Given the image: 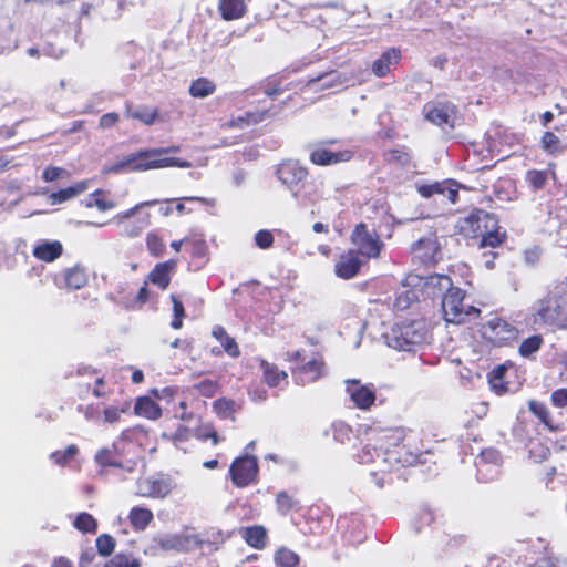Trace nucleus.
<instances>
[{
  "label": "nucleus",
  "mask_w": 567,
  "mask_h": 567,
  "mask_svg": "<svg viewBox=\"0 0 567 567\" xmlns=\"http://www.w3.org/2000/svg\"><path fill=\"white\" fill-rule=\"evenodd\" d=\"M374 439L380 442L384 462L393 467H409L422 464L423 455L430 453L412 431L403 429L380 430Z\"/></svg>",
  "instance_id": "nucleus-1"
},
{
  "label": "nucleus",
  "mask_w": 567,
  "mask_h": 567,
  "mask_svg": "<svg viewBox=\"0 0 567 567\" xmlns=\"http://www.w3.org/2000/svg\"><path fill=\"white\" fill-rule=\"evenodd\" d=\"M179 146L147 148L136 153L130 154L117 163L105 167L104 173H130V172H145L156 168L165 167H186V162H181L178 158L167 157L166 154L171 152H178Z\"/></svg>",
  "instance_id": "nucleus-2"
},
{
  "label": "nucleus",
  "mask_w": 567,
  "mask_h": 567,
  "mask_svg": "<svg viewBox=\"0 0 567 567\" xmlns=\"http://www.w3.org/2000/svg\"><path fill=\"white\" fill-rule=\"evenodd\" d=\"M533 322L551 329H566L567 318L564 315V296L548 292L538 299L533 312Z\"/></svg>",
  "instance_id": "nucleus-3"
},
{
  "label": "nucleus",
  "mask_w": 567,
  "mask_h": 567,
  "mask_svg": "<svg viewBox=\"0 0 567 567\" xmlns=\"http://www.w3.org/2000/svg\"><path fill=\"white\" fill-rule=\"evenodd\" d=\"M466 292L458 287H450L442 298V311L447 322L461 324L472 318H478L481 310L465 305Z\"/></svg>",
  "instance_id": "nucleus-4"
},
{
  "label": "nucleus",
  "mask_w": 567,
  "mask_h": 567,
  "mask_svg": "<svg viewBox=\"0 0 567 567\" xmlns=\"http://www.w3.org/2000/svg\"><path fill=\"white\" fill-rule=\"evenodd\" d=\"M158 200H147L136 204L134 207L121 212L113 217L114 224L121 229V236L127 238L138 237L150 225L151 214L144 210L146 206H154Z\"/></svg>",
  "instance_id": "nucleus-5"
},
{
  "label": "nucleus",
  "mask_w": 567,
  "mask_h": 567,
  "mask_svg": "<svg viewBox=\"0 0 567 567\" xmlns=\"http://www.w3.org/2000/svg\"><path fill=\"white\" fill-rule=\"evenodd\" d=\"M481 333L488 344L497 348L511 347L519 337L518 328L501 317H494L484 323Z\"/></svg>",
  "instance_id": "nucleus-6"
},
{
  "label": "nucleus",
  "mask_w": 567,
  "mask_h": 567,
  "mask_svg": "<svg viewBox=\"0 0 567 567\" xmlns=\"http://www.w3.org/2000/svg\"><path fill=\"white\" fill-rule=\"evenodd\" d=\"M427 330L423 321H408L395 324L392 329L390 346L403 351H411L414 346L426 340Z\"/></svg>",
  "instance_id": "nucleus-7"
},
{
  "label": "nucleus",
  "mask_w": 567,
  "mask_h": 567,
  "mask_svg": "<svg viewBox=\"0 0 567 567\" xmlns=\"http://www.w3.org/2000/svg\"><path fill=\"white\" fill-rule=\"evenodd\" d=\"M350 240L355 246L354 250L365 261L378 259L385 246L375 231L369 230L365 223H359L354 226Z\"/></svg>",
  "instance_id": "nucleus-8"
},
{
  "label": "nucleus",
  "mask_w": 567,
  "mask_h": 567,
  "mask_svg": "<svg viewBox=\"0 0 567 567\" xmlns=\"http://www.w3.org/2000/svg\"><path fill=\"white\" fill-rule=\"evenodd\" d=\"M229 476L234 486L245 488L258 482L259 464L254 455L236 457L229 466Z\"/></svg>",
  "instance_id": "nucleus-9"
},
{
  "label": "nucleus",
  "mask_w": 567,
  "mask_h": 567,
  "mask_svg": "<svg viewBox=\"0 0 567 567\" xmlns=\"http://www.w3.org/2000/svg\"><path fill=\"white\" fill-rule=\"evenodd\" d=\"M497 218L495 214L481 208H474L466 217L460 220V233L468 238H478Z\"/></svg>",
  "instance_id": "nucleus-10"
},
{
  "label": "nucleus",
  "mask_w": 567,
  "mask_h": 567,
  "mask_svg": "<svg viewBox=\"0 0 567 567\" xmlns=\"http://www.w3.org/2000/svg\"><path fill=\"white\" fill-rule=\"evenodd\" d=\"M326 363L321 357H315L306 363L290 368L292 379L298 385L313 383L324 374Z\"/></svg>",
  "instance_id": "nucleus-11"
},
{
  "label": "nucleus",
  "mask_w": 567,
  "mask_h": 567,
  "mask_svg": "<svg viewBox=\"0 0 567 567\" xmlns=\"http://www.w3.org/2000/svg\"><path fill=\"white\" fill-rule=\"evenodd\" d=\"M346 384V392L355 408L367 411L374 405L377 394L375 388L372 384H362L355 379L347 380Z\"/></svg>",
  "instance_id": "nucleus-12"
},
{
  "label": "nucleus",
  "mask_w": 567,
  "mask_h": 567,
  "mask_svg": "<svg viewBox=\"0 0 567 567\" xmlns=\"http://www.w3.org/2000/svg\"><path fill=\"white\" fill-rule=\"evenodd\" d=\"M134 432V429H126L122 431L118 440L114 443V447L121 462H125L126 460L132 461L130 467H122V470L127 472L134 471L141 454L140 445L134 443L132 440Z\"/></svg>",
  "instance_id": "nucleus-13"
},
{
  "label": "nucleus",
  "mask_w": 567,
  "mask_h": 567,
  "mask_svg": "<svg viewBox=\"0 0 567 567\" xmlns=\"http://www.w3.org/2000/svg\"><path fill=\"white\" fill-rule=\"evenodd\" d=\"M461 184L455 179H443L430 184H417L416 192L423 198H431L441 194L442 190H447V200L450 204L455 205L458 202V190Z\"/></svg>",
  "instance_id": "nucleus-14"
},
{
  "label": "nucleus",
  "mask_w": 567,
  "mask_h": 567,
  "mask_svg": "<svg viewBox=\"0 0 567 567\" xmlns=\"http://www.w3.org/2000/svg\"><path fill=\"white\" fill-rule=\"evenodd\" d=\"M367 261L354 249L342 252L334 264V275L338 278L349 280L354 278Z\"/></svg>",
  "instance_id": "nucleus-15"
},
{
  "label": "nucleus",
  "mask_w": 567,
  "mask_h": 567,
  "mask_svg": "<svg viewBox=\"0 0 567 567\" xmlns=\"http://www.w3.org/2000/svg\"><path fill=\"white\" fill-rule=\"evenodd\" d=\"M172 491L171 480L163 476H151L137 482V494L148 498H164Z\"/></svg>",
  "instance_id": "nucleus-16"
},
{
  "label": "nucleus",
  "mask_w": 567,
  "mask_h": 567,
  "mask_svg": "<svg viewBox=\"0 0 567 567\" xmlns=\"http://www.w3.org/2000/svg\"><path fill=\"white\" fill-rule=\"evenodd\" d=\"M353 157V152L350 150L331 151L322 145L313 148L309 155L312 164L318 166H330L343 162H349Z\"/></svg>",
  "instance_id": "nucleus-17"
},
{
  "label": "nucleus",
  "mask_w": 567,
  "mask_h": 567,
  "mask_svg": "<svg viewBox=\"0 0 567 567\" xmlns=\"http://www.w3.org/2000/svg\"><path fill=\"white\" fill-rule=\"evenodd\" d=\"M272 116L270 109L246 111L244 114L230 118L223 127L225 128H239L258 125Z\"/></svg>",
  "instance_id": "nucleus-18"
},
{
  "label": "nucleus",
  "mask_w": 567,
  "mask_h": 567,
  "mask_svg": "<svg viewBox=\"0 0 567 567\" xmlns=\"http://www.w3.org/2000/svg\"><path fill=\"white\" fill-rule=\"evenodd\" d=\"M176 267L177 261L175 259L158 262L148 272L146 281L158 287L161 290H165L171 284L172 275L175 272Z\"/></svg>",
  "instance_id": "nucleus-19"
},
{
  "label": "nucleus",
  "mask_w": 567,
  "mask_h": 567,
  "mask_svg": "<svg viewBox=\"0 0 567 567\" xmlns=\"http://www.w3.org/2000/svg\"><path fill=\"white\" fill-rule=\"evenodd\" d=\"M277 176L284 184L291 187L307 178L308 169L297 161H287L279 165Z\"/></svg>",
  "instance_id": "nucleus-20"
},
{
  "label": "nucleus",
  "mask_w": 567,
  "mask_h": 567,
  "mask_svg": "<svg viewBox=\"0 0 567 567\" xmlns=\"http://www.w3.org/2000/svg\"><path fill=\"white\" fill-rule=\"evenodd\" d=\"M425 118L437 126L453 127L454 111L447 104L432 103L425 105Z\"/></svg>",
  "instance_id": "nucleus-21"
},
{
  "label": "nucleus",
  "mask_w": 567,
  "mask_h": 567,
  "mask_svg": "<svg viewBox=\"0 0 567 567\" xmlns=\"http://www.w3.org/2000/svg\"><path fill=\"white\" fill-rule=\"evenodd\" d=\"M416 258L424 265H434L440 257V246L435 239L421 238L413 248Z\"/></svg>",
  "instance_id": "nucleus-22"
},
{
  "label": "nucleus",
  "mask_w": 567,
  "mask_h": 567,
  "mask_svg": "<svg viewBox=\"0 0 567 567\" xmlns=\"http://www.w3.org/2000/svg\"><path fill=\"white\" fill-rule=\"evenodd\" d=\"M63 254V246L59 240H40L32 249L35 259L44 262H52Z\"/></svg>",
  "instance_id": "nucleus-23"
},
{
  "label": "nucleus",
  "mask_w": 567,
  "mask_h": 567,
  "mask_svg": "<svg viewBox=\"0 0 567 567\" xmlns=\"http://www.w3.org/2000/svg\"><path fill=\"white\" fill-rule=\"evenodd\" d=\"M402 58L401 51L398 48H390L384 51L379 59H377L371 66L372 73L378 78L386 76L392 65H396Z\"/></svg>",
  "instance_id": "nucleus-24"
},
{
  "label": "nucleus",
  "mask_w": 567,
  "mask_h": 567,
  "mask_svg": "<svg viewBox=\"0 0 567 567\" xmlns=\"http://www.w3.org/2000/svg\"><path fill=\"white\" fill-rule=\"evenodd\" d=\"M125 116L127 118L136 120L144 125H153L158 118V109L150 107L146 105L134 109L133 103L130 101L125 102Z\"/></svg>",
  "instance_id": "nucleus-25"
},
{
  "label": "nucleus",
  "mask_w": 567,
  "mask_h": 567,
  "mask_svg": "<svg viewBox=\"0 0 567 567\" xmlns=\"http://www.w3.org/2000/svg\"><path fill=\"white\" fill-rule=\"evenodd\" d=\"M147 285L148 282L145 280L144 285L140 288L135 297L113 296L111 297V301L120 305L126 310L141 309L150 300L151 292L147 288Z\"/></svg>",
  "instance_id": "nucleus-26"
},
{
  "label": "nucleus",
  "mask_w": 567,
  "mask_h": 567,
  "mask_svg": "<svg viewBox=\"0 0 567 567\" xmlns=\"http://www.w3.org/2000/svg\"><path fill=\"white\" fill-rule=\"evenodd\" d=\"M240 537L255 549H264L267 545V529L261 525L241 527Z\"/></svg>",
  "instance_id": "nucleus-27"
},
{
  "label": "nucleus",
  "mask_w": 567,
  "mask_h": 567,
  "mask_svg": "<svg viewBox=\"0 0 567 567\" xmlns=\"http://www.w3.org/2000/svg\"><path fill=\"white\" fill-rule=\"evenodd\" d=\"M218 11L225 21L239 20L247 12V4L245 0H218Z\"/></svg>",
  "instance_id": "nucleus-28"
},
{
  "label": "nucleus",
  "mask_w": 567,
  "mask_h": 567,
  "mask_svg": "<svg viewBox=\"0 0 567 567\" xmlns=\"http://www.w3.org/2000/svg\"><path fill=\"white\" fill-rule=\"evenodd\" d=\"M480 238L478 247L480 248H496L504 244L507 239V234L505 230H502L498 218H496L492 225L487 228V231L484 233Z\"/></svg>",
  "instance_id": "nucleus-29"
},
{
  "label": "nucleus",
  "mask_w": 567,
  "mask_h": 567,
  "mask_svg": "<svg viewBox=\"0 0 567 567\" xmlns=\"http://www.w3.org/2000/svg\"><path fill=\"white\" fill-rule=\"evenodd\" d=\"M134 413L137 416L153 421L161 419L163 414L161 406L147 395H142L136 399Z\"/></svg>",
  "instance_id": "nucleus-30"
},
{
  "label": "nucleus",
  "mask_w": 567,
  "mask_h": 567,
  "mask_svg": "<svg viewBox=\"0 0 567 567\" xmlns=\"http://www.w3.org/2000/svg\"><path fill=\"white\" fill-rule=\"evenodd\" d=\"M259 368L262 372V380L270 388H276L281 381L287 380L286 371L280 370L275 363H270L265 359H259Z\"/></svg>",
  "instance_id": "nucleus-31"
},
{
  "label": "nucleus",
  "mask_w": 567,
  "mask_h": 567,
  "mask_svg": "<svg viewBox=\"0 0 567 567\" xmlns=\"http://www.w3.org/2000/svg\"><path fill=\"white\" fill-rule=\"evenodd\" d=\"M537 483L545 489L555 491L566 483V478L555 466H549L537 473Z\"/></svg>",
  "instance_id": "nucleus-32"
},
{
  "label": "nucleus",
  "mask_w": 567,
  "mask_h": 567,
  "mask_svg": "<svg viewBox=\"0 0 567 567\" xmlns=\"http://www.w3.org/2000/svg\"><path fill=\"white\" fill-rule=\"evenodd\" d=\"M528 409L550 432H559L563 430V425L554 421L544 403L532 400L528 402Z\"/></svg>",
  "instance_id": "nucleus-33"
},
{
  "label": "nucleus",
  "mask_w": 567,
  "mask_h": 567,
  "mask_svg": "<svg viewBox=\"0 0 567 567\" xmlns=\"http://www.w3.org/2000/svg\"><path fill=\"white\" fill-rule=\"evenodd\" d=\"M95 462L102 467H130L132 461L126 460L125 462H121L120 456H117L114 444L112 447H104L97 451L95 454Z\"/></svg>",
  "instance_id": "nucleus-34"
},
{
  "label": "nucleus",
  "mask_w": 567,
  "mask_h": 567,
  "mask_svg": "<svg viewBox=\"0 0 567 567\" xmlns=\"http://www.w3.org/2000/svg\"><path fill=\"white\" fill-rule=\"evenodd\" d=\"M127 518L135 532H143L152 523L154 515L150 508L134 506L131 508Z\"/></svg>",
  "instance_id": "nucleus-35"
},
{
  "label": "nucleus",
  "mask_w": 567,
  "mask_h": 567,
  "mask_svg": "<svg viewBox=\"0 0 567 567\" xmlns=\"http://www.w3.org/2000/svg\"><path fill=\"white\" fill-rule=\"evenodd\" d=\"M212 336L220 342L224 351L231 358H238L240 355V349L236 340L230 337L226 329L216 324L212 329Z\"/></svg>",
  "instance_id": "nucleus-36"
},
{
  "label": "nucleus",
  "mask_w": 567,
  "mask_h": 567,
  "mask_svg": "<svg viewBox=\"0 0 567 567\" xmlns=\"http://www.w3.org/2000/svg\"><path fill=\"white\" fill-rule=\"evenodd\" d=\"M86 208H97V210L104 213L115 208L116 203L110 198L107 192L104 189H95L89 195L84 202Z\"/></svg>",
  "instance_id": "nucleus-37"
},
{
  "label": "nucleus",
  "mask_w": 567,
  "mask_h": 567,
  "mask_svg": "<svg viewBox=\"0 0 567 567\" xmlns=\"http://www.w3.org/2000/svg\"><path fill=\"white\" fill-rule=\"evenodd\" d=\"M216 83L208 78H197L193 80L188 87V93L192 97L204 99L213 95L216 92Z\"/></svg>",
  "instance_id": "nucleus-38"
},
{
  "label": "nucleus",
  "mask_w": 567,
  "mask_h": 567,
  "mask_svg": "<svg viewBox=\"0 0 567 567\" xmlns=\"http://www.w3.org/2000/svg\"><path fill=\"white\" fill-rule=\"evenodd\" d=\"M528 458L534 463H542L549 458L550 449L543 442L540 437H532L526 444Z\"/></svg>",
  "instance_id": "nucleus-39"
},
{
  "label": "nucleus",
  "mask_w": 567,
  "mask_h": 567,
  "mask_svg": "<svg viewBox=\"0 0 567 567\" xmlns=\"http://www.w3.org/2000/svg\"><path fill=\"white\" fill-rule=\"evenodd\" d=\"M545 340L542 334H533L524 339L518 346V354L522 358L534 360L536 353L544 346Z\"/></svg>",
  "instance_id": "nucleus-40"
},
{
  "label": "nucleus",
  "mask_w": 567,
  "mask_h": 567,
  "mask_svg": "<svg viewBox=\"0 0 567 567\" xmlns=\"http://www.w3.org/2000/svg\"><path fill=\"white\" fill-rule=\"evenodd\" d=\"M63 278L65 288L71 290H79L87 284L85 270L78 266L65 269Z\"/></svg>",
  "instance_id": "nucleus-41"
},
{
  "label": "nucleus",
  "mask_w": 567,
  "mask_h": 567,
  "mask_svg": "<svg viewBox=\"0 0 567 567\" xmlns=\"http://www.w3.org/2000/svg\"><path fill=\"white\" fill-rule=\"evenodd\" d=\"M276 509L281 515H288L300 508V502L297 497L287 491H280L275 497Z\"/></svg>",
  "instance_id": "nucleus-42"
},
{
  "label": "nucleus",
  "mask_w": 567,
  "mask_h": 567,
  "mask_svg": "<svg viewBox=\"0 0 567 567\" xmlns=\"http://www.w3.org/2000/svg\"><path fill=\"white\" fill-rule=\"evenodd\" d=\"M86 188L87 183L85 181H81L66 188L52 193L50 195V199L53 204H61L83 193Z\"/></svg>",
  "instance_id": "nucleus-43"
},
{
  "label": "nucleus",
  "mask_w": 567,
  "mask_h": 567,
  "mask_svg": "<svg viewBox=\"0 0 567 567\" xmlns=\"http://www.w3.org/2000/svg\"><path fill=\"white\" fill-rule=\"evenodd\" d=\"M73 527L82 534H96L99 528L97 519L87 512L79 513L72 523Z\"/></svg>",
  "instance_id": "nucleus-44"
},
{
  "label": "nucleus",
  "mask_w": 567,
  "mask_h": 567,
  "mask_svg": "<svg viewBox=\"0 0 567 567\" xmlns=\"http://www.w3.org/2000/svg\"><path fill=\"white\" fill-rule=\"evenodd\" d=\"M506 367L504 364L497 365L488 375V383L497 394H503L508 391V384L505 382Z\"/></svg>",
  "instance_id": "nucleus-45"
},
{
  "label": "nucleus",
  "mask_w": 567,
  "mask_h": 567,
  "mask_svg": "<svg viewBox=\"0 0 567 567\" xmlns=\"http://www.w3.org/2000/svg\"><path fill=\"white\" fill-rule=\"evenodd\" d=\"M79 454V447L75 444L68 445L64 450H56L50 454V460L59 465L64 466Z\"/></svg>",
  "instance_id": "nucleus-46"
},
{
  "label": "nucleus",
  "mask_w": 567,
  "mask_h": 567,
  "mask_svg": "<svg viewBox=\"0 0 567 567\" xmlns=\"http://www.w3.org/2000/svg\"><path fill=\"white\" fill-rule=\"evenodd\" d=\"M213 408L220 419H234V414L236 412V404L234 400L227 398H219L214 401Z\"/></svg>",
  "instance_id": "nucleus-47"
},
{
  "label": "nucleus",
  "mask_w": 567,
  "mask_h": 567,
  "mask_svg": "<svg viewBox=\"0 0 567 567\" xmlns=\"http://www.w3.org/2000/svg\"><path fill=\"white\" fill-rule=\"evenodd\" d=\"M287 87L284 86L282 79L279 75L268 76L262 82V92L269 97H276L284 93Z\"/></svg>",
  "instance_id": "nucleus-48"
},
{
  "label": "nucleus",
  "mask_w": 567,
  "mask_h": 567,
  "mask_svg": "<svg viewBox=\"0 0 567 567\" xmlns=\"http://www.w3.org/2000/svg\"><path fill=\"white\" fill-rule=\"evenodd\" d=\"M379 431H373L371 434H372V440L375 441L377 444H374L373 446H371V444H367L364 446H362L358 453H357V457L359 460L360 463L362 464H369V463H372L374 461V457L379 454V451H382V449H380V442H378L375 439H374V435L375 433H378Z\"/></svg>",
  "instance_id": "nucleus-49"
},
{
  "label": "nucleus",
  "mask_w": 567,
  "mask_h": 567,
  "mask_svg": "<svg viewBox=\"0 0 567 567\" xmlns=\"http://www.w3.org/2000/svg\"><path fill=\"white\" fill-rule=\"evenodd\" d=\"M277 567H296L299 564V556L288 548H280L275 554Z\"/></svg>",
  "instance_id": "nucleus-50"
},
{
  "label": "nucleus",
  "mask_w": 567,
  "mask_h": 567,
  "mask_svg": "<svg viewBox=\"0 0 567 567\" xmlns=\"http://www.w3.org/2000/svg\"><path fill=\"white\" fill-rule=\"evenodd\" d=\"M95 546L102 557H109L114 553L116 542L112 535L104 533L96 537Z\"/></svg>",
  "instance_id": "nucleus-51"
},
{
  "label": "nucleus",
  "mask_w": 567,
  "mask_h": 567,
  "mask_svg": "<svg viewBox=\"0 0 567 567\" xmlns=\"http://www.w3.org/2000/svg\"><path fill=\"white\" fill-rule=\"evenodd\" d=\"M187 247L193 259H205L208 255V246L203 238L188 237Z\"/></svg>",
  "instance_id": "nucleus-52"
},
{
  "label": "nucleus",
  "mask_w": 567,
  "mask_h": 567,
  "mask_svg": "<svg viewBox=\"0 0 567 567\" xmlns=\"http://www.w3.org/2000/svg\"><path fill=\"white\" fill-rule=\"evenodd\" d=\"M146 248L152 256L161 257L165 252L166 246L157 233L151 231L146 236Z\"/></svg>",
  "instance_id": "nucleus-53"
},
{
  "label": "nucleus",
  "mask_w": 567,
  "mask_h": 567,
  "mask_svg": "<svg viewBox=\"0 0 567 567\" xmlns=\"http://www.w3.org/2000/svg\"><path fill=\"white\" fill-rule=\"evenodd\" d=\"M169 298L173 305V319L171 321V327L178 330L183 327V320L186 317L185 308L176 295H171Z\"/></svg>",
  "instance_id": "nucleus-54"
},
{
  "label": "nucleus",
  "mask_w": 567,
  "mask_h": 567,
  "mask_svg": "<svg viewBox=\"0 0 567 567\" xmlns=\"http://www.w3.org/2000/svg\"><path fill=\"white\" fill-rule=\"evenodd\" d=\"M104 567H141V564L132 555L118 553L106 561Z\"/></svg>",
  "instance_id": "nucleus-55"
},
{
  "label": "nucleus",
  "mask_w": 567,
  "mask_h": 567,
  "mask_svg": "<svg viewBox=\"0 0 567 567\" xmlns=\"http://www.w3.org/2000/svg\"><path fill=\"white\" fill-rule=\"evenodd\" d=\"M189 542L187 536L175 535L159 540V546L164 550H185L186 544Z\"/></svg>",
  "instance_id": "nucleus-56"
},
{
  "label": "nucleus",
  "mask_w": 567,
  "mask_h": 567,
  "mask_svg": "<svg viewBox=\"0 0 567 567\" xmlns=\"http://www.w3.org/2000/svg\"><path fill=\"white\" fill-rule=\"evenodd\" d=\"M384 159L388 163H398L402 166H406L411 162V154L402 148H392L384 153Z\"/></svg>",
  "instance_id": "nucleus-57"
},
{
  "label": "nucleus",
  "mask_w": 567,
  "mask_h": 567,
  "mask_svg": "<svg viewBox=\"0 0 567 567\" xmlns=\"http://www.w3.org/2000/svg\"><path fill=\"white\" fill-rule=\"evenodd\" d=\"M130 402H124L121 406H106L103 410V417L106 423H116L121 420V415L130 410Z\"/></svg>",
  "instance_id": "nucleus-58"
},
{
  "label": "nucleus",
  "mask_w": 567,
  "mask_h": 567,
  "mask_svg": "<svg viewBox=\"0 0 567 567\" xmlns=\"http://www.w3.org/2000/svg\"><path fill=\"white\" fill-rule=\"evenodd\" d=\"M547 178L546 171L530 169L526 173L527 183L535 189H542L546 185Z\"/></svg>",
  "instance_id": "nucleus-59"
},
{
  "label": "nucleus",
  "mask_w": 567,
  "mask_h": 567,
  "mask_svg": "<svg viewBox=\"0 0 567 567\" xmlns=\"http://www.w3.org/2000/svg\"><path fill=\"white\" fill-rule=\"evenodd\" d=\"M194 388L199 392V394H202L203 396H206V398H212L214 396L218 390H219V384L217 381H214V380H209V379H205V380H202L199 381L198 383H196L194 385Z\"/></svg>",
  "instance_id": "nucleus-60"
},
{
  "label": "nucleus",
  "mask_w": 567,
  "mask_h": 567,
  "mask_svg": "<svg viewBox=\"0 0 567 567\" xmlns=\"http://www.w3.org/2000/svg\"><path fill=\"white\" fill-rule=\"evenodd\" d=\"M275 243V237L270 230L261 229L255 234V244L260 249H269Z\"/></svg>",
  "instance_id": "nucleus-61"
},
{
  "label": "nucleus",
  "mask_w": 567,
  "mask_h": 567,
  "mask_svg": "<svg viewBox=\"0 0 567 567\" xmlns=\"http://www.w3.org/2000/svg\"><path fill=\"white\" fill-rule=\"evenodd\" d=\"M560 145L559 138L553 132H545L542 136V146L545 151L554 153L558 151Z\"/></svg>",
  "instance_id": "nucleus-62"
},
{
  "label": "nucleus",
  "mask_w": 567,
  "mask_h": 567,
  "mask_svg": "<svg viewBox=\"0 0 567 567\" xmlns=\"http://www.w3.org/2000/svg\"><path fill=\"white\" fill-rule=\"evenodd\" d=\"M550 402L556 408L567 406V389L560 388L555 390L550 395Z\"/></svg>",
  "instance_id": "nucleus-63"
},
{
  "label": "nucleus",
  "mask_w": 567,
  "mask_h": 567,
  "mask_svg": "<svg viewBox=\"0 0 567 567\" xmlns=\"http://www.w3.org/2000/svg\"><path fill=\"white\" fill-rule=\"evenodd\" d=\"M120 121V115L116 112H110L103 114L99 120L101 128H110L115 126Z\"/></svg>",
  "instance_id": "nucleus-64"
}]
</instances>
